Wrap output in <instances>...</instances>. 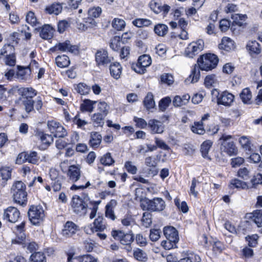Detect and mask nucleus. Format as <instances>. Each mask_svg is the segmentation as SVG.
<instances>
[{"label":"nucleus","instance_id":"nucleus-20","mask_svg":"<svg viewBox=\"0 0 262 262\" xmlns=\"http://www.w3.org/2000/svg\"><path fill=\"white\" fill-rule=\"evenodd\" d=\"M18 94L21 96L20 99H31L36 95L37 92L32 88H20Z\"/></svg>","mask_w":262,"mask_h":262},{"label":"nucleus","instance_id":"nucleus-15","mask_svg":"<svg viewBox=\"0 0 262 262\" xmlns=\"http://www.w3.org/2000/svg\"><path fill=\"white\" fill-rule=\"evenodd\" d=\"M145 164L149 168L147 170V173L149 176H154L158 173L157 168V162L156 158L152 156H148L145 159Z\"/></svg>","mask_w":262,"mask_h":262},{"label":"nucleus","instance_id":"nucleus-21","mask_svg":"<svg viewBox=\"0 0 262 262\" xmlns=\"http://www.w3.org/2000/svg\"><path fill=\"white\" fill-rule=\"evenodd\" d=\"M117 202L115 200H112L105 206V215L112 221H114L116 219L114 209L117 206Z\"/></svg>","mask_w":262,"mask_h":262},{"label":"nucleus","instance_id":"nucleus-2","mask_svg":"<svg viewBox=\"0 0 262 262\" xmlns=\"http://www.w3.org/2000/svg\"><path fill=\"white\" fill-rule=\"evenodd\" d=\"M14 201L20 204L23 205L27 202V193L26 191V185L20 181L15 182L11 188Z\"/></svg>","mask_w":262,"mask_h":262},{"label":"nucleus","instance_id":"nucleus-5","mask_svg":"<svg viewBox=\"0 0 262 262\" xmlns=\"http://www.w3.org/2000/svg\"><path fill=\"white\" fill-rule=\"evenodd\" d=\"M231 138L232 136L231 135H223L220 138V140L223 141L221 147L222 152L226 153L229 156L235 155L238 152L237 148L234 143L233 141H227Z\"/></svg>","mask_w":262,"mask_h":262},{"label":"nucleus","instance_id":"nucleus-4","mask_svg":"<svg viewBox=\"0 0 262 262\" xmlns=\"http://www.w3.org/2000/svg\"><path fill=\"white\" fill-rule=\"evenodd\" d=\"M28 216L33 225H38L43 220L45 214L41 206H32L28 211Z\"/></svg>","mask_w":262,"mask_h":262},{"label":"nucleus","instance_id":"nucleus-61","mask_svg":"<svg viewBox=\"0 0 262 262\" xmlns=\"http://www.w3.org/2000/svg\"><path fill=\"white\" fill-rule=\"evenodd\" d=\"M155 142L157 146V148L159 147L163 150H169V147L166 144V143L162 139L156 137L155 138Z\"/></svg>","mask_w":262,"mask_h":262},{"label":"nucleus","instance_id":"nucleus-43","mask_svg":"<svg viewBox=\"0 0 262 262\" xmlns=\"http://www.w3.org/2000/svg\"><path fill=\"white\" fill-rule=\"evenodd\" d=\"M38 136L42 143L46 146H49L53 142V138L50 135L40 133L38 134Z\"/></svg>","mask_w":262,"mask_h":262},{"label":"nucleus","instance_id":"nucleus-32","mask_svg":"<svg viewBox=\"0 0 262 262\" xmlns=\"http://www.w3.org/2000/svg\"><path fill=\"white\" fill-rule=\"evenodd\" d=\"M249 217L258 227H262V210H256L249 214Z\"/></svg>","mask_w":262,"mask_h":262},{"label":"nucleus","instance_id":"nucleus-42","mask_svg":"<svg viewBox=\"0 0 262 262\" xmlns=\"http://www.w3.org/2000/svg\"><path fill=\"white\" fill-rule=\"evenodd\" d=\"M191 130L193 133L203 135L205 133V130L203 126V124L202 122H195L191 126Z\"/></svg>","mask_w":262,"mask_h":262},{"label":"nucleus","instance_id":"nucleus-40","mask_svg":"<svg viewBox=\"0 0 262 262\" xmlns=\"http://www.w3.org/2000/svg\"><path fill=\"white\" fill-rule=\"evenodd\" d=\"M12 169L10 167L0 165V175L3 180L7 181L10 179Z\"/></svg>","mask_w":262,"mask_h":262},{"label":"nucleus","instance_id":"nucleus-29","mask_svg":"<svg viewBox=\"0 0 262 262\" xmlns=\"http://www.w3.org/2000/svg\"><path fill=\"white\" fill-rule=\"evenodd\" d=\"M54 30L52 27L49 25H44L40 32V36L45 39H50L53 35Z\"/></svg>","mask_w":262,"mask_h":262},{"label":"nucleus","instance_id":"nucleus-53","mask_svg":"<svg viewBox=\"0 0 262 262\" xmlns=\"http://www.w3.org/2000/svg\"><path fill=\"white\" fill-rule=\"evenodd\" d=\"M237 175L243 180H247L250 178V171L246 167L241 168L238 170Z\"/></svg>","mask_w":262,"mask_h":262},{"label":"nucleus","instance_id":"nucleus-41","mask_svg":"<svg viewBox=\"0 0 262 262\" xmlns=\"http://www.w3.org/2000/svg\"><path fill=\"white\" fill-rule=\"evenodd\" d=\"M112 25L115 30L121 31L125 28L126 24L123 19L115 18L113 20Z\"/></svg>","mask_w":262,"mask_h":262},{"label":"nucleus","instance_id":"nucleus-8","mask_svg":"<svg viewBox=\"0 0 262 262\" xmlns=\"http://www.w3.org/2000/svg\"><path fill=\"white\" fill-rule=\"evenodd\" d=\"M94 227L92 225L85 226L84 230L86 234H91L95 232H102L106 228L105 219L102 216H98L93 222Z\"/></svg>","mask_w":262,"mask_h":262},{"label":"nucleus","instance_id":"nucleus-11","mask_svg":"<svg viewBox=\"0 0 262 262\" xmlns=\"http://www.w3.org/2000/svg\"><path fill=\"white\" fill-rule=\"evenodd\" d=\"M83 23L81 21V16L79 15L76 21V28L80 31L84 32L89 28H93L96 26L97 23L94 18L88 17L83 18Z\"/></svg>","mask_w":262,"mask_h":262},{"label":"nucleus","instance_id":"nucleus-56","mask_svg":"<svg viewBox=\"0 0 262 262\" xmlns=\"http://www.w3.org/2000/svg\"><path fill=\"white\" fill-rule=\"evenodd\" d=\"M170 97H167L161 99L159 103V107L161 111H165L171 102Z\"/></svg>","mask_w":262,"mask_h":262},{"label":"nucleus","instance_id":"nucleus-44","mask_svg":"<svg viewBox=\"0 0 262 262\" xmlns=\"http://www.w3.org/2000/svg\"><path fill=\"white\" fill-rule=\"evenodd\" d=\"M75 90L80 95L88 94L90 91V87L84 83H80L76 85Z\"/></svg>","mask_w":262,"mask_h":262},{"label":"nucleus","instance_id":"nucleus-6","mask_svg":"<svg viewBox=\"0 0 262 262\" xmlns=\"http://www.w3.org/2000/svg\"><path fill=\"white\" fill-rule=\"evenodd\" d=\"M151 57L146 54L140 56L136 63H133L132 69L136 73L139 74H144L146 71V68L149 67L151 63Z\"/></svg>","mask_w":262,"mask_h":262},{"label":"nucleus","instance_id":"nucleus-39","mask_svg":"<svg viewBox=\"0 0 262 262\" xmlns=\"http://www.w3.org/2000/svg\"><path fill=\"white\" fill-rule=\"evenodd\" d=\"M240 97L244 103H250L252 99V94L249 89H244L240 94Z\"/></svg>","mask_w":262,"mask_h":262},{"label":"nucleus","instance_id":"nucleus-25","mask_svg":"<svg viewBox=\"0 0 262 262\" xmlns=\"http://www.w3.org/2000/svg\"><path fill=\"white\" fill-rule=\"evenodd\" d=\"M246 48L251 55H258L261 51L260 44L256 41H249L247 44Z\"/></svg>","mask_w":262,"mask_h":262},{"label":"nucleus","instance_id":"nucleus-7","mask_svg":"<svg viewBox=\"0 0 262 262\" xmlns=\"http://www.w3.org/2000/svg\"><path fill=\"white\" fill-rule=\"evenodd\" d=\"M204 48V42L199 39L190 43L185 51V55L189 58H193L199 54Z\"/></svg>","mask_w":262,"mask_h":262},{"label":"nucleus","instance_id":"nucleus-57","mask_svg":"<svg viewBox=\"0 0 262 262\" xmlns=\"http://www.w3.org/2000/svg\"><path fill=\"white\" fill-rule=\"evenodd\" d=\"M101 13V8L98 7L96 8H92L88 11L89 17L94 18L98 17Z\"/></svg>","mask_w":262,"mask_h":262},{"label":"nucleus","instance_id":"nucleus-49","mask_svg":"<svg viewBox=\"0 0 262 262\" xmlns=\"http://www.w3.org/2000/svg\"><path fill=\"white\" fill-rule=\"evenodd\" d=\"M134 257L139 261H145L147 260V255L140 249H137L134 252Z\"/></svg>","mask_w":262,"mask_h":262},{"label":"nucleus","instance_id":"nucleus-17","mask_svg":"<svg viewBox=\"0 0 262 262\" xmlns=\"http://www.w3.org/2000/svg\"><path fill=\"white\" fill-rule=\"evenodd\" d=\"M234 96L231 93L228 92H223L217 98V102L218 104H222L226 106H230L233 103Z\"/></svg>","mask_w":262,"mask_h":262},{"label":"nucleus","instance_id":"nucleus-31","mask_svg":"<svg viewBox=\"0 0 262 262\" xmlns=\"http://www.w3.org/2000/svg\"><path fill=\"white\" fill-rule=\"evenodd\" d=\"M62 9L61 5L59 3H54L49 6H47L45 9L46 13L49 14L58 15L60 13Z\"/></svg>","mask_w":262,"mask_h":262},{"label":"nucleus","instance_id":"nucleus-64","mask_svg":"<svg viewBox=\"0 0 262 262\" xmlns=\"http://www.w3.org/2000/svg\"><path fill=\"white\" fill-rule=\"evenodd\" d=\"M134 121L136 122V125L141 128H144L148 125L146 121L141 118L134 117Z\"/></svg>","mask_w":262,"mask_h":262},{"label":"nucleus","instance_id":"nucleus-26","mask_svg":"<svg viewBox=\"0 0 262 262\" xmlns=\"http://www.w3.org/2000/svg\"><path fill=\"white\" fill-rule=\"evenodd\" d=\"M102 141V136L98 132H93L91 133V138L89 141L90 146L94 148H97Z\"/></svg>","mask_w":262,"mask_h":262},{"label":"nucleus","instance_id":"nucleus-59","mask_svg":"<svg viewBox=\"0 0 262 262\" xmlns=\"http://www.w3.org/2000/svg\"><path fill=\"white\" fill-rule=\"evenodd\" d=\"M133 241V236L131 234H124L123 232V236L120 240L121 244L123 245H129Z\"/></svg>","mask_w":262,"mask_h":262},{"label":"nucleus","instance_id":"nucleus-12","mask_svg":"<svg viewBox=\"0 0 262 262\" xmlns=\"http://www.w3.org/2000/svg\"><path fill=\"white\" fill-rule=\"evenodd\" d=\"M39 160V157L35 151H31L29 154L20 153L19 154L16 159V163L20 164L25 161H27L30 163L36 164Z\"/></svg>","mask_w":262,"mask_h":262},{"label":"nucleus","instance_id":"nucleus-9","mask_svg":"<svg viewBox=\"0 0 262 262\" xmlns=\"http://www.w3.org/2000/svg\"><path fill=\"white\" fill-rule=\"evenodd\" d=\"M47 126L49 131L54 136L58 138H63L67 135L64 128L58 122L54 121H48Z\"/></svg>","mask_w":262,"mask_h":262},{"label":"nucleus","instance_id":"nucleus-46","mask_svg":"<svg viewBox=\"0 0 262 262\" xmlns=\"http://www.w3.org/2000/svg\"><path fill=\"white\" fill-rule=\"evenodd\" d=\"M233 23L239 26H242L243 25V22L245 21L247 18L246 15L241 14H232L231 16Z\"/></svg>","mask_w":262,"mask_h":262},{"label":"nucleus","instance_id":"nucleus-14","mask_svg":"<svg viewBox=\"0 0 262 262\" xmlns=\"http://www.w3.org/2000/svg\"><path fill=\"white\" fill-rule=\"evenodd\" d=\"M20 216L18 210L14 207H9L4 211V218L11 223H15Z\"/></svg>","mask_w":262,"mask_h":262},{"label":"nucleus","instance_id":"nucleus-36","mask_svg":"<svg viewBox=\"0 0 262 262\" xmlns=\"http://www.w3.org/2000/svg\"><path fill=\"white\" fill-rule=\"evenodd\" d=\"M212 145V142L210 140L205 141L201 145V151L204 158H209L208 156V152Z\"/></svg>","mask_w":262,"mask_h":262},{"label":"nucleus","instance_id":"nucleus-52","mask_svg":"<svg viewBox=\"0 0 262 262\" xmlns=\"http://www.w3.org/2000/svg\"><path fill=\"white\" fill-rule=\"evenodd\" d=\"M30 258L33 262H45L46 261L44 254L39 252L33 253L31 255Z\"/></svg>","mask_w":262,"mask_h":262},{"label":"nucleus","instance_id":"nucleus-47","mask_svg":"<svg viewBox=\"0 0 262 262\" xmlns=\"http://www.w3.org/2000/svg\"><path fill=\"white\" fill-rule=\"evenodd\" d=\"M217 83V80L214 75H208L205 79L204 84L206 87L215 86Z\"/></svg>","mask_w":262,"mask_h":262},{"label":"nucleus","instance_id":"nucleus-13","mask_svg":"<svg viewBox=\"0 0 262 262\" xmlns=\"http://www.w3.org/2000/svg\"><path fill=\"white\" fill-rule=\"evenodd\" d=\"M79 230V226L72 221H67L63 226L61 234L66 238L72 237Z\"/></svg>","mask_w":262,"mask_h":262},{"label":"nucleus","instance_id":"nucleus-30","mask_svg":"<svg viewBox=\"0 0 262 262\" xmlns=\"http://www.w3.org/2000/svg\"><path fill=\"white\" fill-rule=\"evenodd\" d=\"M97 101H92L90 99H85L80 104V108L81 111L92 113L94 110V105L97 103Z\"/></svg>","mask_w":262,"mask_h":262},{"label":"nucleus","instance_id":"nucleus-10","mask_svg":"<svg viewBox=\"0 0 262 262\" xmlns=\"http://www.w3.org/2000/svg\"><path fill=\"white\" fill-rule=\"evenodd\" d=\"M72 207L75 213L80 215L86 214L87 205L79 196L75 195L73 197Z\"/></svg>","mask_w":262,"mask_h":262},{"label":"nucleus","instance_id":"nucleus-27","mask_svg":"<svg viewBox=\"0 0 262 262\" xmlns=\"http://www.w3.org/2000/svg\"><path fill=\"white\" fill-rule=\"evenodd\" d=\"M110 73L112 77L116 79L120 77L122 73V67L118 62H114L110 66Z\"/></svg>","mask_w":262,"mask_h":262},{"label":"nucleus","instance_id":"nucleus-62","mask_svg":"<svg viewBox=\"0 0 262 262\" xmlns=\"http://www.w3.org/2000/svg\"><path fill=\"white\" fill-rule=\"evenodd\" d=\"M124 167L126 170L132 174H135L137 171V167L133 165V163L130 161L126 162Z\"/></svg>","mask_w":262,"mask_h":262},{"label":"nucleus","instance_id":"nucleus-37","mask_svg":"<svg viewBox=\"0 0 262 262\" xmlns=\"http://www.w3.org/2000/svg\"><path fill=\"white\" fill-rule=\"evenodd\" d=\"M144 105L147 110L152 108L155 106L154 96L151 93H148L143 101Z\"/></svg>","mask_w":262,"mask_h":262},{"label":"nucleus","instance_id":"nucleus-33","mask_svg":"<svg viewBox=\"0 0 262 262\" xmlns=\"http://www.w3.org/2000/svg\"><path fill=\"white\" fill-rule=\"evenodd\" d=\"M55 62L56 65L61 68L67 67L70 63L69 58L64 55L56 57Z\"/></svg>","mask_w":262,"mask_h":262},{"label":"nucleus","instance_id":"nucleus-3","mask_svg":"<svg viewBox=\"0 0 262 262\" xmlns=\"http://www.w3.org/2000/svg\"><path fill=\"white\" fill-rule=\"evenodd\" d=\"M140 201V205L143 210L160 211H162L165 207V202L159 198H155L152 200L144 199Z\"/></svg>","mask_w":262,"mask_h":262},{"label":"nucleus","instance_id":"nucleus-48","mask_svg":"<svg viewBox=\"0 0 262 262\" xmlns=\"http://www.w3.org/2000/svg\"><path fill=\"white\" fill-rule=\"evenodd\" d=\"M100 162L104 165L110 166L115 162V161L112 157L111 153L107 152L101 158Z\"/></svg>","mask_w":262,"mask_h":262},{"label":"nucleus","instance_id":"nucleus-51","mask_svg":"<svg viewBox=\"0 0 262 262\" xmlns=\"http://www.w3.org/2000/svg\"><path fill=\"white\" fill-rule=\"evenodd\" d=\"M24 108L27 113H30L33 110L34 101L31 99H20Z\"/></svg>","mask_w":262,"mask_h":262},{"label":"nucleus","instance_id":"nucleus-50","mask_svg":"<svg viewBox=\"0 0 262 262\" xmlns=\"http://www.w3.org/2000/svg\"><path fill=\"white\" fill-rule=\"evenodd\" d=\"M18 70L16 76L18 78L21 80L26 79L27 78L26 75H29L30 74V72H29V68L27 67L23 68L18 67Z\"/></svg>","mask_w":262,"mask_h":262},{"label":"nucleus","instance_id":"nucleus-35","mask_svg":"<svg viewBox=\"0 0 262 262\" xmlns=\"http://www.w3.org/2000/svg\"><path fill=\"white\" fill-rule=\"evenodd\" d=\"M168 27L163 24L156 25L154 27L155 33L159 36H164L168 32Z\"/></svg>","mask_w":262,"mask_h":262},{"label":"nucleus","instance_id":"nucleus-23","mask_svg":"<svg viewBox=\"0 0 262 262\" xmlns=\"http://www.w3.org/2000/svg\"><path fill=\"white\" fill-rule=\"evenodd\" d=\"M164 234L166 239H169L170 241H179V236L177 230L173 227H166L164 228Z\"/></svg>","mask_w":262,"mask_h":262},{"label":"nucleus","instance_id":"nucleus-55","mask_svg":"<svg viewBox=\"0 0 262 262\" xmlns=\"http://www.w3.org/2000/svg\"><path fill=\"white\" fill-rule=\"evenodd\" d=\"M142 222L144 226L148 227L152 222L151 213L148 212H144L143 214Z\"/></svg>","mask_w":262,"mask_h":262},{"label":"nucleus","instance_id":"nucleus-28","mask_svg":"<svg viewBox=\"0 0 262 262\" xmlns=\"http://www.w3.org/2000/svg\"><path fill=\"white\" fill-rule=\"evenodd\" d=\"M229 186L231 188H237L240 189H248L251 187L248 186V184L238 179H233L230 181Z\"/></svg>","mask_w":262,"mask_h":262},{"label":"nucleus","instance_id":"nucleus-45","mask_svg":"<svg viewBox=\"0 0 262 262\" xmlns=\"http://www.w3.org/2000/svg\"><path fill=\"white\" fill-rule=\"evenodd\" d=\"M239 143L243 149L247 151L251 150V142L246 136H242L239 139Z\"/></svg>","mask_w":262,"mask_h":262},{"label":"nucleus","instance_id":"nucleus-63","mask_svg":"<svg viewBox=\"0 0 262 262\" xmlns=\"http://www.w3.org/2000/svg\"><path fill=\"white\" fill-rule=\"evenodd\" d=\"M149 6L150 9L155 13L158 14L162 11L161 5L160 3L151 1Z\"/></svg>","mask_w":262,"mask_h":262},{"label":"nucleus","instance_id":"nucleus-60","mask_svg":"<svg viewBox=\"0 0 262 262\" xmlns=\"http://www.w3.org/2000/svg\"><path fill=\"white\" fill-rule=\"evenodd\" d=\"M161 81L168 85L172 84L174 82L173 77L172 75L164 74L161 76Z\"/></svg>","mask_w":262,"mask_h":262},{"label":"nucleus","instance_id":"nucleus-38","mask_svg":"<svg viewBox=\"0 0 262 262\" xmlns=\"http://www.w3.org/2000/svg\"><path fill=\"white\" fill-rule=\"evenodd\" d=\"M97 103V113H100L102 115L106 116L110 110L109 105L104 101H99Z\"/></svg>","mask_w":262,"mask_h":262},{"label":"nucleus","instance_id":"nucleus-22","mask_svg":"<svg viewBox=\"0 0 262 262\" xmlns=\"http://www.w3.org/2000/svg\"><path fill=\"white\" fill-rule=\"evenodd\" d=\"M111 58L108 56L107 52L105 50H100L96 54V61L100 64H105L111 62Z\"/></svg>","mask_w":262,"mask_h":262},{"label":"nucleus","instance_id":"nucleus-19","mask_svg":"<svg viewBox=\"0 0 262 262\" xmlns=\"http://www.w3.org/2000/svg\"><path fill=\"white\" fill-rule=\"evenodd\" d=\"M67 176L72 182H76L78 181L81 177L80 168L77 166L71 165L69 167Z\"/></svg>","mask_w":262,"mask_h":262},{"label":"nucleus","instance_id":"nucleus-16","mask_svg":"<svg viewBox=\"0 0 262 262\" xmlns=\"http://www.w3.org/2000/svg\"><path fill=\"white\" fill-rule=\"evenodd\" d=\"M53 51H60L61 52H70L75 53L77 51V47L76 46H72L68 40L63 42H60L56 44L52 49Z\"/></svg>","mask_w":262,"mask_h":262},{"label":"nucleus","instance_id":"nucleus-1","mask_svg":"<svg viewBox=\"0 0 262 262\" xmlns=\"http://www.w3.org/2000/svg\"><path fill=\"white\" fill-rule=\"evenodd\" d=\"M218 62L219 58L215 54L207 53L202 55L198 59L199 66H194L186 81H190L191 83L196 82L200 79V70L206 71L212 70L216 67Z\"/></svg>","mask_w":262,"mask_h":262},{"label":"nucleus","instance_id":"nucleus-54","mask_svg":"<svg viewBox=\"0 0 262 262\" xmlns=\"http://www.w3.org/2000/svg\"><path fill=\"white\" fill-rule=\"evenodd\" d=\"M121 43L120 37L118 36H115L113 37L110 42V47L114 51H118L120 48Z\"/></svg>","mask_w":262,"mask_h":262},{"label":"nucleus","instance_id":"nucleus-18","mask_svg":"<svg viewBox=\"0 0 262 262\" xmlns=\"http://www.w3.org/2000/svg\"><path fill=\"white\" fill-rule=\"evenodd\" d=\"M148 126L152 134H162L164 130V125L163 123L156 119L150 120L148 121Z\"/></svg>","mask_w":262,"mask_h":262},{"label":"nucleus","instance_id":"nucleus-34","mask_svg":"<svg viewBox=\"0 0 262 262\" xmlns=\"http://www.w3.org/2000/svg\"><path fill=\"white\" fill-rule=\"evenodd\" d=\"M106 116L100 113H94L91 116V120L95 126H102L104 123V120Z\"/></svg>","mask_w":262,"mask_h":262},{"label":"nucleus","instance_id":"nucleus-24","mask_svg":"<svg viewBox=\"0 0 262 262\" xmlns=\"http://www.w3.org/2000/svg\"><path fill=\"white\" fill-rule=\"evenodd\" d=\"M219 47L220 49L224 50L227 51L234 50L235 48L234 42L227 37L223 38L221 42L219 45Z\"/></svg>","mask_w":262,"mask_h":262},{"label":"nucleus","instance_id":"nucleus-58","mask_svg":"<svg viewBox=\"0 0 262 262\" xmlns=\"http://www.w3.org/2000/svg\"><path fill=\"white\" fill-rule=\"evenodd\" d=\"M177 243L178 241H173V240H171V242L169 239H167L161 242V246L166 250H170L175 248Z\"/></svg>","mask_w":262,"mask_h":262}]
</instances>
